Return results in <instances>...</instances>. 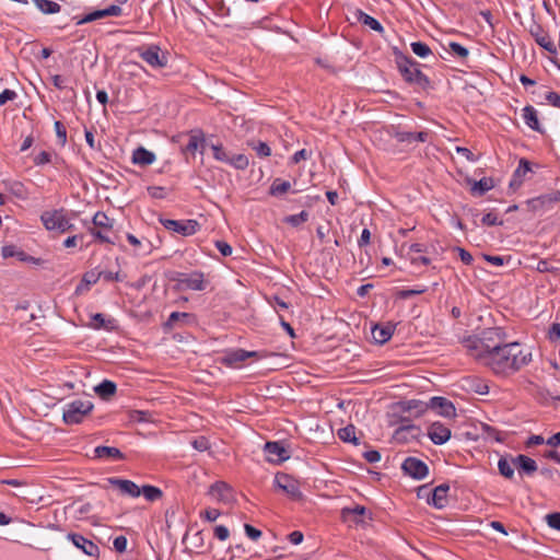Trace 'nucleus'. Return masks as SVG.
<instances>
[{
	"label": "nucleus",
	"instance_id": "nucleus-1",
	"mask_svg": "<svg viewBox=\"0 0 560 560\" xmlns=\"http://www.w3.org/2000/svg\"><path fill=\"white\" fill-rule=\"evenodd\" d=\"M532 361V352L518 342H508L482 361L495 375L510 376Z\"/></svg>",
	"mask_w": 560,
	"mask_h": 560
},
{
	"label": "nucleus",
	"instance_id": "nucleus-2",
	"mask_svg": "<svg viewBox=\"0 0 560 560\" xmlns=\"http://www.w3.org/2000/svg\"><path fill=\"white\" fill-rule=\"evenodd\" d=\"M506 342V334L501 327H492L482 331L480 338H468L464 341L467 352L481 362Z\"/></svg>",
	"mask_w": 560,
	"mask_h": 560
},
{
	"label": "nucleus",
	"instance_id": "nucleus-3",
	"mask_svg": "<svg viewBox=\"0 0 560 560\" xmlns=\"http://www.w3.org/2000/svg\"><path fill=\"white\" fill-rule=\"evenodd\" d=\"M40 221L46 230L59 234L72 231L74 228L67 210L63 208L44 211L40 215Z\"/></svg>",
	"mask_w": 560,
	"mask_h": 560
},
{
	"label": "nucleus",
	"instance_id": "nucleus-4",
	"mask_svg": "<svg viewBox=\"0 0 560 560\" xmlns=\"http://www.w3.org/2000/svg\"><path fill=\"white\" fill-rule=\"evenodd\" d=\"M93 409V404L90 400L75 399L69 402L63 410V421L67 424H77L82 422Z\"/></svg>",
	"mask_w": 560,
	"mask_h": 560
},
{
	"label": "nucleus",
	"instance_id": "nucleus-5",
	"mask_svg": "<svg viewBox=\"0 0 560 560\" xmlns=\"http://www.w3.org/2000/svg\"><path fill=\"white\" fill-rule=\"evenodd\" d=\"M92 222L93 228L89 229L91 234L101 243H113L108 234L113 230L114 220L98 211L94 214Z\"/></svg>",
	"mask_w": 560,
	"mask_h": 560
},
{
	"label": "nucleus",
	"instance_id": "nucleus-6",
	"mask_svg": "<svg viewBox=\"0 0 560 560\" xmlns=\"http://www.w3.org/2000/svg\"><path fill=\"white\" fill-rule=\"evenodd\" d=\"M398 69L404 79L412 84L425 88L429 84L427 75L417 67L412 60L405 58L398 63Z\"/></svg>",
	"mask_w": 560,
	"mask_h": 560
},
{
	"label": "nucleus",
	"instance_id": "nucleus-7",
	"mask_svg": "<svg viewBox=\"0 0 560 560\" xmlns=\"http://www.w3.org/2000/svg\"><path fill=\"white\" fill-rule=\"evenodd\" d=\"M276 486L281 489L292 500H301L302 492L300 490V482L292 476L287 474H278L275 478Z\"/></svg>",
	"mask_w": 560,
	"mask_h": 560
},
{
	"label": "nucleus",
	"instance_id": "nucleus-8",
	"mask_svg": "<svg viewBox=\"0 0 560 560\" xmlns=\"http://www.w3.org/2000/svg\"><path fill=\"white\" fill-rule=\"evenodd\" d=\"M142 60L153 69H162L168 62V52L163 51L159 46L150 45L142 50Z\"/></svg>",
	"mask_w": 560,
	"mask_h": 560
},
{
	"label": "nucleus",
	"instance_id": "nucleus-9",
	"mask_svg": "<svg viewBox=\"0 0 560 560\" xmlns=\"http://www.w3.org/2000/svg\"><path fill=\"white\" fill-rule=\"evenodd\" d=\"M161 223L163 226L170 231L176 232L183 236H190L194 235L199 228V223L196 220H184V221H177V220H161Z\"/></svg>",
	"mask_w": 560,
	"mask_h": 560
},
{
	"label": "nucleus",
	"instance_id": "nucleus-10",
	"mask_svg": "<svg viewBox=\"0 0 560 560\" xmlns=\"http://www.w3.org/2000/svg\"><path fill=\"white\" fill-rule=\"evenodd\" d=\"M176 281L182 289H189L195 291L205 290L207 283L205 280V275L200 271H192L190 273H178Z\"/></svg>",
	"mask_w": 560,
	"mask_h": 560
},
{
	"label": "nucleus",
	"instance_id": "nucleus-11",
	"mask_svg": "<svg viewBox=\"0 0 560 560\" xmlns=\"http://www.w3.org/2000/svg\"><path fill=\"white\" fill-rule=\"evenodd\" d=\"M401 468L406 475L418 480L425 478L429 472L427 464L416 457L406 458Z\"/></svg>",
	"mask_w": 560,
	"mask_h": 560
},
{
	"label": "nucleus",
	"instance_id": "nucleus-12",
	"mask_svg": "<svg viewBox=\"0 0 560 560\" xmlns=\"http://www.w3.org/2000/svg\"><path fill=\"white\" fill-rule=\"evenodd\" d=\"M266 458L273 464H280L290 458L288 450L279 442H267L264 447Z\"/></svg>",
	"mask_w": 560,
	"mask_h": 560
},
{
	"label": "nucleus",
	"instance_id": "nucleus-13",
	"mask_svg": "<svg viewBox=\"0 0 560 560\" xmlns=\"http://www.w3.org/2000/svg\"><path fill=\"white\" fill-rule=\"evenodd\" d=\"M249 358H259V353L257 351H246L243 349H236L228 352L222 358V363L226 366L238 368L241 363Z\"/></svg>",
	"mask_w": 560,
	"mask_h": 560
},
{
	"label": "nucleus",
	"instance_id": "nucleus-14",
	"mask_svg": "<svg viewBox=\"0 0 560 560\" xmlns=\"http://www.w3.org/2000/svg\"><path fill=\"white\" fill-rule=\"evenodd\" d=\"M209 494L219 502L230 503L233 501V490L224 481H217L209 488Z\"/></svg>",
	"mask_w": 560,
	"mask_h": 560
},
{
	"label": "nucleus",
	"instance_id": "nucleus-15",
	"mask_svg": "<svg viewBox=\"0 0 560 560\" xmlns=\"http://www.w3.org/2000/svg\"><path fill=\"white\" fill-rule=\"evenodd\" d=\"M68 538L73 542V545L81 549L85 555L90 557H97L100 552L98 546L92 540L85 538L80 534L71 533L68 535Z\"/></svg>",
	"mask_w": 560,
	"mask_h": 560
},
{
	"label": "nucleus",
	"instance_id": "nucleus-16",
	"mask_svg": "<svg viewBox=\"0 0 560 560\" xmlns=\"http://www.w3.org/2000/svg\"><path fill=\"white\" fill-rule=\"evenodd\" d=\"M107 481L124 495L132 498L140 495V487L133 481L119 478H109Z\"/></svg>",
	"mask_w": 560,
	"mask_h": 560
},
{
	"label": "nucleus",
	"instance_id": "nucleus-17",
	"mask_svg": "<svg viewBox=\"0 0 560 560\" xmlns=\"http://www.w3.org/2000/svg\"><path fill=\"white\" fill-rule=\"evenodd\" d=\"M428 435L434 444L441 445L450 440L451 430L440 422H434L429 427Z\"/></svg>",
	"mask_w": 560,
	"mask_h": 560
},
{
	"label": "nucleus",
	"instance_id": "nucleus-18",
	"mask_svg": "<svg viewBox=\"0 0 560 560\" xmlns=\"http://www.w3.org/2000/svg\"><path fill=\"white\" fill-rule=\"evenodd\" d=\"M429 408L436 410L441 416L446 418L456 415L454 405L444 397H432L429 401Z\"/></svg>",
	"mask_w": 560,
	"mask_h": 560
},
{
	"label": "nucleus",
	"instance_id": "nucleus-19",
	"mask_svg": "<svg viewBox=\"0 0 560 560\" xmlns=\"http://www.w3.org/2000/svg\"><path fill=\"white\" fill-rule=\"evenodd\" d=\"M395 326L389 323L386 325H375L372 328V338L375 342L383 345L392 338Z\"/></svg>",
	"mask_w": 560,
	"mask_h": 560
},
{
	"label": "nucleus",
	"instance_id": "nucleus-20",
	"mask_svg": "<svg viewBox=\"0 0 560 560\" xmlns=\"http://www.w3.org/2000/svg\"><path fill=\"white\" fill-rule=\"evenodd\" d=\"M448 485H440L434 488L432 498L428 502L438 509H443L447 503Z\"/></svg>",
	"mask_w": 560,
	"mask_h": 560
},
{
	"label": "nucleus",
	"instance_id": "nucleus-21",
	"mask_svg": "<svg viewBox=\"0 0 560 560\" xmlns=\"http://www.w3.org/2000/svg\"><path fill=\"white\" fill-rule=\"evenodd\" d=\"M95 458H108L114 460H121L125 458L124 454L113 446H96L94 448Z\"/></svg>",
	"mask_w": 560,
	"mask_h": 560
},
{
	"label": "nucleus",
	"instance_id": "nucleus-22",
	"mask_svg": "<svg viewBox=\"0 0 560 560\" xmlns=\"http://www.w3.org/2000/svg\"><path fill=\"white\" fill-rule=\"evenodd\" d=\"M513 464L520 471H524L525 474L532 475L537 470L536 462L525 455H517L513 458Z\"/></svg>",
	"mask_w": 560,
	"mask_h": 560
},
{
	"label": "nucleus",
	"instance_id": "nucleus-23",
	"mask_svg": "<svg viewBox=\"0 0 560 560\" xmlns=\"http://www.w3.org/2000/svg\"><path fill=\"white\" fill-rule=\"evenodd\" d=\"M195 322V317L192 314L189 313H180V312H173L167 322L165 323V327L168 329L174 328L178 323L183 324H190Z\"/></svg>",
	"mask_w": 560,
	"mask_h": 560
},
{
	"label": "nucleus",
	"instance_id": "nucleus-24",
	"mask_svg": "<svg viewBox=\"0 0 560 560\" xmlns=\"http://www.w3.org/2000/svg\"><path fill=\"white\" fill-rule=\"evenodd\" d=\"M523 118L525 124L533 130L541 131L536 109L527 105L523 108Z\"/></svg>",
	"mask_w": 560,
	"mask_h": 560
},
{
	"label": "nucleus",
	"instance_id": "nucleus-25",
	"mask_svg": "<svg viewBox=\"0 0 560 560\" xmlns=\"http://www.w3.org/2000/svg\"><path fill=\"white\" fill-rule=\"evenodd\" d=\"M530 163L521 159L517 168L514 172L513 179L511 180L510 186H520L522 184V177H524L528 172H530Z\"/></svg>",
	"mask_w": 560,
	"mask_h": 560
},
{
	"label": "nucleus",
	"instance_id": "nucleus-26",
	"mask_svg": "<svg viewBox=\"0 0 560 560\" xmlns=\"http://www.w3.org/2000/svg\"><path fill=\"white\" fill-rule=\"evenodd\" d=\"M164 497L163 491L151 485H142V498L151 503L161 501Z\"/></svg>",
	"mask_w": 560,
	"mask_h": 560
},
{
	"label": "nucleus",
	"instance_id": "nucleus-27",
	"mask_svg": "<svg viewBox=\"0 0 560 560\" xmlns=\"http://www.w3.org/2000/svg\"><path fill=\"white\" fill-rule=\"evenodd\" d=\"M429 137L428 132L420 131V132H397L396 138L399 142H425Z\"/></svg>",
	"mask_w": 560,
	"mask_h": 560
},
{
	"label": "nucleus",
	"instance_id": "nucleus-28",
	"mask_svg": "<svg viewBox=\"0 0 560 560\" xmlns=\"http://www.w3.org/2000/svg\"><path fill=\"white\" fill-rule=\"evenodd\" d=\"M206 145V140L201 132L190 133L188 143L185 147V150L190 153H195L199 148L203 149Z\"/></svg>",
	"mask_w": 560,
	"mask_h": 560
},
{
	"label": "nucleus",
	"instance_id": "nucleus-29",
	"mask_svg": "<svg viewBox=\"0 0 560 560\" xmlns=\"http://www.w3.org/2000/svg\"><path fill=\"white\" fill-rule=\"evenodd\" d=\"M116 384L108 380H104L95 387L96 394L104 399L112 397L116 393Z\"/></svg>",
	"mask_w": 560,
	"mask_h": 560
},
{
	"label": "nucleus",
	"instance_id": "nucleus-30",
	"mask_svg": "<svg viewBox=\"0 0 560 560\" xmlns=\"http://www.w3.org/2000/svg\"><path fill=\"white\" fill-rule=\"evenodd\" d=\"M33 2L44 14H55L61 10L60 4L51 0H33Z\"/></svg>",
	"mask_w": 560,
	"mask_h": 560
},
{
	"label": "nucleus",
	"instance_id": "nucleus-31",
	"mask_svg": "<svg viewBox=\"0 0 560 560\" xmlns=\"http://www.w3.org/2000/svg\"><path fill=\"white\" fill-rule=\"evenodd\" d=\"M1 255L4 259L11 257H16L21 261H27L30 259V256L25 252L19 250L14 245L3 246L1 249Z\"/></svg>",
	"mask_w": 560,
	"mask_h": 560
},
{
	"label": "nucleus",
	"instance_id": "nucleus-32",
	"mask_svg": "<svg viewBox=\"0 0 560 560\" xmlns=\"http://www.w3.org/2000/svg\"><path fill=\"white\" fill-rule=\"evenodd\" d=\"M493 187V180L488 177H483L480 180L474 182L471 186V194L482 196L485 192Z\"/></svg>",
	"mask_w": 560,
	"mask_h": 560
},
{
	"label": "nucleus",
	"instance_id": "nucleus-33",
	"mask_svg": "<svg viewBox=\"0 0 560 560\" xmlns=\"http://www.w3.org/2000/svg\"><path fill=\"white\" fill-rule=\"evenodd\" d=\"M103 271L91 270L84 273L81 283L78 285L77 291L82 290L83 287L89 289L90 285L95 284L102 278Z\"/></svg>",
	"mask_w": 560,
	"mask_h": 560
},
{
	"label": "nucleus",
	"instance_id": "nucleus-34",
	"mask_svg": "<svg viewBox=\"0 0 560 560\" xmlns=\"http://www.w3.org/2000/svg\"><path fill=\"white\" fill-rule=\"evenodd\" d=\"M338 436L343 442H350L353 443L354 445H358L360 443L358 438L355 436V428L352 424L341 428L338 431Z\"/></svg>",
	"mask_w": 560,
	"mask_h": 560
},
{
	"label": "nucleus",
	"instance_id": "nucleus-35",
	"mask_svg": "<svg viewBox=\"0 0 560 560\" xmlns=\"http://www.w3.org/2000/svg\"><path fill=\"white\" fill-rule=\"evenodd\" d=\"M535 40L539 46H541L547 51H549L551 54L557 52V47L548 34H546V33L537 34L535 36Z\"/></svg>",
	"mask_w": 560,
	"mask_h": 560
},
{
	"label": "nucleus",
	"instance_id": "nucleus-36",
	"mask_svg": "<svg viewBox=\"0 0 560 560\" xmlns=\"http://www.w3.org/2000/svg\"><path fill=\"white\" fill-rule=\"evenodd\" d=\"M498 468L503 477L511 479L514 476V468L516 467L513 464V459L510 462L506 458L501 457L498 463Z\"/></svg>",
	"mask_w": 560,
	"mask_h": 560
},
{
	"label": "nucleus",
	"instance_id": "nucleus-37",
	"mask_svg": "<svg viewBox=\"0 0 560 560\" xmlns=\"http://www.w3.org/2000/svg\"><path fill=\"white\" fill-rule=\"evenodd\" d=\"M358 20L362 22L364 25L371 27L373 31L383 32V26L381 25V23L373 16L362 11H358Z\"/></svg>",
	"mask_w": 560,
	"mask_h": 560
},
{
	"label": "nucleus",
	"instance_id": "nucleus-38",
	"mask_svg": "<svg viewBox=\"0 0 560 560\" xmlns=\"http://www.w3.org/2000/svg\"><path fill=\"white\" fill-rule=\"evenodd\" d=\"M291 187V184L287 180L276 178L270 186V194L273 196H280L285 194Z\"/></svg>",
	"mask_w": 560,
	"mask_h": 560
},
{
	"label": "nucleus",
	"instance_id": "nucleus-39",
	"mask_svg": "<svg viewBox=\"0 0 560 560\" xmlns=\"http://www.w3.org/2000/svg\"><path fill=\"white\" fill-rule=\"evenodd\" d=\"M103 18H107L105 9L96 10V11H93V12L86 14L85 16L79 19L75 24L77 25H82V24H85V23H90V22L103 19Z\"/></svg>",
	"mask_w": 560,
	"mask_h": 560
},
{
	"label": "nucleus",
	"instance_id": "nucleus-40",
	"mask_svg": "<svg viewBox=\"0 0 560 560\" xmlns=\"http://www.w3.org/2000/svg\"><path fill=\"white\" fill-rule=\"evenodd\" d=\"M427 246L423 244L415 243L409 245L407 250V257L410 261H416L418 259V254H425Z\"/></svg>",
	"mask_w": 560,
	"mask_h": 560
},
{
	"label": "nucleus",
	"instance_id": "nucleus-41",
	"mask_svg": "<svg viewBox=\"0 0 560 560\" xmlns=\"http://www.w3.org/2000/svg\"><path fill=\"white\" fill-rule=\"evenodd\" d=\"M412 52L421 58H425L432 54L430 47L422 42L411 43Z\"/></svg>",
	"mask_w": 560,
	"mask_h": 560
},
{
	"label": "nucleus",
	"instance_id": "nucleus-42",
	"mask_svg": "<svg viewBox=\"0 0 560 560\" xmlns=\"http://www.w3.org/2000/svg\"><path fill=\"white\" fill-rule=\"evenodd\" d=\"M428 408H429V402L425 404V402H422V401L416 400V399L407 401L406 407H405L406 410H416L417 416H420L423 412H425Z\"/></svg>",
	"mask_w": 560,
	"mask_h": 560
},
{
	"label": "nucleus",
	"instance_id": "nucleus-43",
	"mask_svg": "<svg viewBox=\"0 0 560 560\" xmlns=\"http://www.w3.org/2000/svg\"><path fill=\"white\" fill-rule=\"evenodd\" d=\"M237 170H245L248 166V159L244 154H236L232 158H229V161L226 162Z\"/></svg>",
	"mask_w": 560,
	"mask_h": 560
},
{
	"label": "nucleus",
	"instance_id": "nucleus-44",
	"mask_svg": "<svg viewBox=\"0 0 560 560\" xmlns=\"http://www.w3.org/2000/svg\"><path fill=\"white\" fill-rule=\"evenodd\" d=\"M308 220V212L301 211L298 214L289 215L284 219V221L292 226H298Z\"/></svg>",
	"mask_w": 560,
	"mask_h": 560
},
{
	"label": "nucleus",
	"instance_id": "nucleus-45",
	"mask_svg": "<svg viewBox=\"0 0 560 560\" xmlns=\"http://www.w3.org/2000/svg\"><path fill=\"white\" fill-rule=\"evenodd\" d=\"M252 148L260 158H267L271 154V149L266 142L252 143Z\"/></svg>",
	"mask_w": 560,
	"mask_h": 560
},
{
	"label": "nucleus",
	"instance_id": "nucleus-46",
	"mask_svg": "<svg viewBox=\"0 0 560 560\" xmlns=\"http://www.w3.org/2000/svg\"><path fill=\"white\" fill-rule=\"evenodd\" d=\"M210 147H211V150L213 152V156L215 160L225 162V163L229 161V155L226 154V152L224 151V149L221 144H211Z\"/></svg>",
	"mask_w": 560,
	"mask_h": 560
},
{
	"label": "nucleus",
	"instance_id": "nucleus-47",
	"mask_svg": "<svg viewBox=\"0 0 560 560\" xmlns=\"http://www.w3.org/2000/svg\"><path fill=\"white\" fill-rule=\"evenodd\" d=\"M148 192L152 198L155 199H163L167 195L166 188L162 186H149Z\"/></svg>",
	"mask_w": 560,
	"mask_h": 560
},
{
	"label": "nucleus",
	"instance_id": "nucleus-48",
	"mask_svg": "<svg viewBox=\"0 0 560 560\" xmlns=\"http://www.w3.org/2000/svg\"><path fill=\"white\" fill-rule=\"evenodd\" d=\"M191 546L196 549L197 552L203 548V534L201 530L195 533L191 537H189Z\"/></svg>",
	"mask_w": 560,
	"mask_h": 560
},
{
	"label": "nucleus",
	"instance_id": "nucleus-49",
	"mask_svg": "<svg viewBox=\"0 0 560 560\" xmlns=\"http://www.w3.org/2000/svg\"><path fill=\"white\" fill-rule=\"evenodd\" d=\"M55 130L59 142L63 145L67 142V129L61 121H55Z\"/></svg>",
	"mask_w": 560,
	"mask_h": 560
},
{
	"label": "nucleus",
	"instance_id": "nucleus-50",
	"mask_svg": "<svg viewBox=\"0 0 560 560\" xmlns=\"http://www.w3.org/2000/svg\"><path fill=\"white\" fill-rule=\"evenodd\" d=\"M191 445L194 446V448H196L199 452H205L210 447L209 441L205 436H199V438L195 439L191 442Z\"/></svg>",
	"mask_w": 560,
	"mask_h": 560
},
{
	"label": "nucleus",
	"instance_id": "nucleus-51",
	"mask_svg": "<svg viewBox=\"0 0 560 560\" xmlns=\"http://www.w3.org/2000/svg\"><path fill=\"white\" fill-rule=\"evenodd\" d=\"M450 49L452 52H454L455 55L463 59L466 58L469 54L467 48L455 42L450 43Z\"/></svg>",
	"mask_w": 560,
	"mask_h": 560
},
{
	"label": "nucleus",
	"instance_id": "nucleus-52",
	"mask_svg": "<svg viewBox=\"0 0 560 560\" xmlns=\"http://www.w3.org/2000/svg\"><path fill=\"white\" fill-rule=\"evenodd\" d=\"M138 68L139 66L136 62H124L120 69V75H133Z\"/></svg>",
	"mask_w": 560,
	"mask_h": 560
},
{
	"label": "nucleus",
	"instance_id": "nucleus-53",
	"mask_svg": "<svg viewBox=\"0 0 560 560\" xmlns=\"http://www.w3.org/2000/svg\"><path fill=\"white\" fill-rule=\"evenodd\" d=\"M548 339L551 342H556L560 339V324L553 323L548 330Z\"/></svg>",
	"mask_w": 560,
	"mask_h": 560
},
{
	"label": "nucleus",
	"instance_id": "nucleus-54",
	"mask_svg": "<svg viewBox=\"0 0 560 560\" xmlns=\"http://www.w3.org/2000/svg\"><path fill=\"white\" fill-rule=\"evenodd\" d=\"M366 512L364 506L355 505L354 508H345L342 509V516L347 517L350 514L353 515H364Z\"/></svg>",
	"mask_w": 560,
	"mask_h": 560
},
{
	"label": "nucleus",
	"instance_id": "nucleus-55",
	"mask_svg": "<svg viewBox=\"0 0 560 560\" xmlns=\"http://www.w3.org/2000/svg\"><path fill=\"white\" fill-rule=\"evenodd\" d=\"M547 523L551 528L560 530V513H551L546 516Z\"/></svg>",
	"mask_w": 560,
	"mask_h": 560
},
{
	"label": "nucleus",
	"instance_id": "nucleus-56",
	"mask_svg": "<svg viewBox=\"0 0 560 560\" xmlns=\"http://www.w3.org/2000/svg\"><path fill=\"white\" fill-rule=\"evenodd\" d=\"M220 515L221 513L217 509H207L200 514L208 522H214Z\"/></svg>",
	"mask_w": 560,
	"mask_h": 560
},
{
	"label": "nucleus",
	"instance_id": "nucleus-57",
	"mask_svg": "<svg viewBox=\"0 0 560 560\" xmlns=\"http://www.w3.org/2000/svg\"><path fill=\"white\" fill-rule=\"evenodd\" d=\"M244 529L246 535L254 541L258 540L261 537V530L253 527L249 524H245Z\"/></svg>",
	"mask_w": 560,
	"mask_h": 560
},
{
	"label": "nucleus",
	"instance_id": "nucleus-58",
	"mask_svg": "<svg viewBox=\"0 0 560 560\" xmlns=\"http://www.w3.org/2000/svg\"><path fill=\"white\" fill-rule=\"evenodd\" d=\"M50 160H51V154L47 151H42L34 158V163H35V165H44V164L49 163Z\"/></svg>",
	"mask_w": 560,
	"mask_h": 560
},
{
	"label": "nucleus",
	"instance_id": "nucleus-59",
	"mask_svg": "<svg viewBox=\"0 0 560 560\" xmlns=\"http://www.w3.org/2000/svg\"><path fill=\"white\" fill-rule=\"evenodd\" d=\"M481 222L488 226L502 224V222L498 220V217L492 212L485 214L481 219Z\"/></svg>",
	"mask_w": 560,
	"mask_h": 560
},
{
	"label": "nucleus",
	"instance_id": "nucleus-60",
	"mask_svg": "<svg viewBox=\"0 0 560 560\" xmlns=\"http://www.w3.org/2000/svg\"><path fill=\"white\" fill-rule=\"evenodd\" d=\"M214 536L219 539V540H226L230 536V532L229 529L223 526V525H218L215 526L214 528Z\"/></svg>",
	"mask_w": 560,
	"mask_h": 560
},
{
	"label": "nucleus",
	"instance_id": "nucleus-61",
	"mask_svg": "<svg viewBox=\"0 0 560 560\" xmlns=\"http://www.w3.org/2000/svg\"><path fill=\"white\" fill-rule=\"evenodd\" d=\"M16 97V93L13 90L5 89L0 93V105H4L9 101H13Z\"/></svg>",
	"mask_w": 560,
	"mask_h": 560
},
{
	"label": "nucleus",
	"instance_id": "nucleus-62",
	"mask_svg": "<svg viewBox=\"0 0 560 560\" xmlns=\"http://www.w3.org/2000/svg\"><path fill=\"white\" fill-rule=\"evenodd\" d=\"M114 548L118 552H124L127 548V538L125 536H117L114 539Z\"/></svg>",
	"mask_w": 560,
	"mask_h": 560
},
{
	"label": "nucleus",
	"instance_id": "nucleus-63",
	"mask_svg": "<svg viewBox=\"0 0 560 560\" xmlns=\"http://www.w3.org/2000/svg\"><path fill=\"white\" fill-rule=\"evenodd\" d=\"M456 250L458 252L459 254V258L460 260L465 264V265H471L472 264V256L469 252H467L466 249L462 248V247H456Z\"/></svg>",
	"mask_w": 560,
	"mask_h": 560
},
{
	"label": "nucleus",
	"instance_id": "nucleus-64",
	"mask_svg": "<svg viewBox=\"0 0 560 560\" xmlns=\"http://www.w3.org/2000/svg\"><path fill=\"white\" fill-rule=\"evenodd\" d=\"M215 246L223 256H230L232 254V247L226 242L218 241Z\"/></svg>",
	"mask_w": 560,
	"mask_h": 560
}]
</instances>
